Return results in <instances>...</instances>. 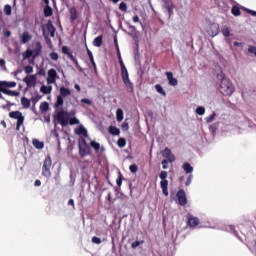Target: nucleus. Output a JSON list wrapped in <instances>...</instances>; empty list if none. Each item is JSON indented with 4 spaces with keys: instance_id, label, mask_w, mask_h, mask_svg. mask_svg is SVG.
Wrapping results in <instances>:
<instances>
[{
    "instance_id": "1",
    "label": "nucleus",
    "mask_w": 256,
    "mask_h": 256,
    "mask_svg": "<svg viewBox=\"0 0 256 256\" xmlns=\"http://www.w3.org/2000/svg\"><path fill=\"white\" fill-rule=\"evenodd\" d=\"M217 77L220 80L219 91L221 95L231 97V95L235 93V86H233L231 80H229V78H227V76L223 72L219 73Z\"/></svg>"
},
{
    "instance_id": "2",
    "label": "nucleus",
    "mask_w": 256,
    "mask_h": 256,
    "mask_svg": "<svg viewBox=\"0 0 256 256\" xmlns=\"http://www.w3.org/2000/svg\"><path fill=\"white\" fill-rule=\"evenodd\" d=\"M119 64L121 67V77L122 81L128 91V93H134L135 89L133 86V82L129 79V71L127 70V67L125 66V63L123 62V59L120 58Z\"/></svg>"
},
{
    "instance_id": "3",
    "label": "nucleus",
    "mask_w": 256,
    "mask_h": 256,
    "mask_svg": "<svg viewBox=\"0 0 256 256\" xmlns=\"http://www.w3.org/2000/svg\"><path fill=\"white\" fill-rule=\"evenodd\" d=\"M167 176H168L167 171H162L159 174V178L161 179L160 187L165 197H169V180L167 179Z\"/></svg>"
},
{
    "instance_id": "4",
    "label": "nucleus",
    "mask_w": 256,
    "mask_h": 256,
    "mask_svg": "<svg viewBox=\"0 0 256 256\" xmlns=\"http://www.w3.org/2000/svg\"><path fill=\"white\" fill-rule=\"evenodd\" d=\"M9 117L11 119H17L16 131H19L21 129V125H23L25 121V116H23V113H21V111H12L9 113Z\"/></svg>"
},
{
    "instance_id": "5",
    "label": "nucleus",
    "mask_w": 256,
    "mask_h": 256,
    "mask_svg": "<svg viewBox=\"0 0 256 256\" xmlns=\"http://www.w3.org/2000/svg\"><path fill=\"white\" fill-rule=\"evenodd\" d=\"M53 161L51 160V156H47L43 162L42 166V175L49 179L51 177V165Z\"/></svg>"
},
{
    "instance_id": "6",
    "label": "nucleus",
    "mask_w": 256,
    "mask_h": 256,
    "mask_svg": "<svg viewBox=\"0 0 256 256\" xmlns=\"http://www.w3.org/2000/svg\"><path fill=\"white\" fill-rule=\"evenodd\" d=\"M78 149L81 159H84V157H87V155H91V148L85 139H83L82 142L78 145Z\"/></svg>"
},
{
    "instance_id": "7",
    "label": "nucleus",
    "mask_w": 256,
    "mask_h": 256,
    "mask_svg": "<svg viewBox=\"0 0 256 256\" xmlns=\"http://www.w3.org/2000/svg\"><path fill=\"white\" fill-rule=\"evenodd\" d=\"M56 119L58 123L62 125V127L69 125V112L64 110L58 111L56 114Z\"/></svg>"
},
{
    "instance_id": "8",
    "label": "nucleus",
    "mask_w": 256,
    "mask_h": 256,
    "mask_svg": "<svg viewBox=\"0 0 256 256\" xmlns=\"http://www.w3.org/2000/svg\"><path fill=\"white\" fill-rule=\"evenodd\" d=\"M245 241L251 251H256V236L253 233H248L245 236Z\"/></svg>"
},
{
    "instance_id": "9",
    "label": "nucleus",
    "mask_w": 256,
    "mask_h": 256,
    "mask_svg": "<svg viewBox=\"0 0 256 256\" xmlns=\"http://www.w3.org/2000/svg\"><path fill=\"white\" fill-rule=\"evenodd\" d=\"M57 79H59V75L57 74V70L51 68L48 70V77L46 79L48 85H53L57 83Z\"/></svg>"
},
{
    "instance_id": "10",
    "label": "nucleus",
    "mask_w": 256,
    "mask_h": 256,
    "mask_svg": "<svg viewBox=\"0 0 256 256\" xmlns=\"http://www.w3.org/2000/svg\"><path fill=\"white\" fill-rule=\"evenodd\" d=\"M176 197L178 199L179 205L185 207L187 205V195L185 194V190L181 189L177 192Z\"/></svg>"
},
{
    "instance_id": "11",
    "label": "nucleus",
    "mask_w": 256,
    "mask_h": 256,
    "mask_svg": "<svg viewBox=\"0 0 256 256\" xmlns=\"http://www.w3.org/2000/svg\"><path fill=\"white\" fill-rule=\"evenodd\" d=\"M24 83H26L27 87H35L37 85V76L29 75L23 79Z\"/></svg>"
},
{
    "instance_id": "12",
    "label": "nucleus",
    "mask_w": 256,
    "mask_h": 256,
    "mask_svg": "<svg viewBox=\"0 0 256 256\" xmlns=\"http://www.w3.org/2000/svg\"><path fill=\"white\" fill-rule=\"evenodd\" d=\"M208 35H210V37H217V35H219V24H211Z\"/></svg>"
},
{
    "instance_id": "13",
    "label": "nucleus",
    "mask_w": 256,
    "mask_h": 256,
    "mask_svg": "<svg viewBox=\"0 0 256 256\" xmlns=\"http://www.w3.org/2000/svg\"><path fill=\"white\" fill-rule=\"evenodd\" d=\"M32 51L34 52V54H33L34 59L36 57H39V55H41V53H43V45L41 44V42H36L35 49Z\"/></svg>"
},
{
    "instance_id": "14",
    "label": "nucleus",
    "mask_w": 256,
    "mask_h": 256,
    "mask_svg": "<svg viewBox=\"0 0 256 256\" xmlns=\"http://www.w3.org/2000/svg\"><path fill=\"white\" fill-rule=\"evenodd\" d=\"M163 157L168 159L169 163H173L175 161V155L172 154L171 149L165 148L163 151Z\"/></svg>"
},
{
    "instance_id": "15",
    "label": "nucleus",
    "mask_w": 256,
    "mask_h": 256,
    "mask_svg": "<svg viewBox=\"0 0 256 256\" xmlns=\"http://www.w3.org/2000/svg\"><path fill=\"white\" fill-rule=\"evenodd\" d=\"M46 28H47V31L50 32V37H55V26L53 25V22H51V20H49L46 24Z\"/></svg>"
},
{
    "instance_id": "16",
    "label": "nucleus",
    "mask_w": 256,
    "mask_h": 256,
    "mask_svg": "<svg viewBox=\"0 0 256 256\" xmlns=\"http://www.w3.org/2000/svg\"><path fill=\"white\" fill-rule=\"evenodd\" d=\"M32 39V36L29 34V32L25 31L23 32L21 38H20V41L22 44H25V43H29V41H31Z\"/></svg>"
},
{
    "instance_id": "17",
    "label": "nucleus",
    "mask_w": 256,
    "mask_h": 256,
    "mask_svg": "<svg viewBox=\"0 0 256 256\" xmlns=\"http://www.w3.org/2000/svg\"><path fill=\"white\" fill-rule=\"evenodd\" d=\"M76 135H82L83 137H87V129L81 125L75 129Z\"/></svg>"
},
{
    "instance_id": "18",
    "label": "nucleus",
    "mask_w": 256,
    "mask_h": 256,
    "mask_svg": "<svg viewBox=\"0 0 256 256\" xmlns=\"http://www.w3.org/2000/svg\"><path fill=\"white\" fill-rule=\"evenodd\" d=\"M77 17H78L77 8L72 7L70 9V21H71V23H75V21H77Z\"/></svg>"
},
{
    "instance_id": "19",
    "label": "nucleus",
    "mask_w": 256,
    "mask_h": 256,
    "mask_svg": "<svg viewBox=\"0 0 256 256\" xmlns=\"http://www.w3.org/2000/svg\"><path fill=\"white\" fill-rule=\"evenodd\" d=\"M0 89H1V93H4V95H9L10 97H18L19 95V92L17 91H12V90L3 89V88H0Z\"/></svg>"
},
{
    "instance_id": "20",
    "label": "nucleus",
    "mask_w": 256,
    "mask_h": 256,
    "mask_svg": "<svg viewBox=\"0 0 256 256\" xmlns=\"http://www.w3.org/2000/svg\"><path fill=\"white\" fill-rule=\"evenodd\" d=\"M86 51L90 59V63L92 64L94 70L97 71V64L95 63V59L93 58V52H91L89 48H86Z\"/></svg>"
},
{
    "instance_id": "21",
    "label": "nucleus",
    "mask_w": 256,
    "mask_h": 256,
    "mask_svg": "<svg viewBox=\"0 0 256 256\" xmlns=\"http://www.w3.org/2000/svg\"><path fill=\"white\" fill-rule=\"evenodd\" d=\"M62 53L63 55H67L68 58L73 59V52L71 51V48L68 46H62Z\"/></svg>"
},
{
    "instance_id": "22",
    "label": "nucleus",
    "mask_w": 256,
    "mask_h": 256,
    "mask_svg": "<svg viewBox=\"0 0 256 256\" xmlns=\"http://www.w3.org/2000/svg\"><path fill=\"white\" fill-rule=\"evenodd\" d=\"M188 225H189V227H197V225H199V218L190 217L188 219Z\"/></svg>"
},
{
    "instance_id": "23",
    "label": "nucleus",
    "mask_w": 256,
    "mask_h": 256,
    "mask_svg": "<svg viewBox=\"0 0 256 256\" xmlns=\"http://www.w3.org/2000/svg\"><path fill=\"white\" fill-rule=\"evenodd\" d=\"M71 95V90L69 88H65V86H62L60 88V97H69Z\"/></svg>"
},
{
    "instance_id": "24",
    "label": "nucleus",
    "mask_w": 256,
    "mask_h": 256,
    "mask_svg": "<svg viewBox=\"0 0 256 256\" xmlns=\"http://www.w3.org/2000/svg\"><path fill=\"white\" fill-rule=\"evenodd\" d=\"M40 91L44 95H49L51 93V91H53V86L42 85L41 88H40Z\"/></svg>"
},
{
    "instance_id": "25",
    "label": "nucleus",
    "mask_w": 256,
    "mask_h": 256,
    "mask_svg": "<svg viewBox=\"0 0 256 256\" xmlns=\"http://www.w3.org/2000/svg\"><path fill=\"white\" fill-rule=\"evenodd\" d=\"M108 133H110V135H120L121 130H119L117 126H109Z\"/></svg>"
},
{
    "instance_id": "26",
    "label": "nucleus",
    "mask_w": 256,
    "mask_h": 256,
    "mask_svg": "<svg viewBox=\"0 0 256 256\" xmlns=\"http://www.w3.org/2000/svg\"><path fill=\"white\" fill-rule=\"evenodd\" d=\"M21 105L24 109H29V107H31V100L27 99L26 97H22Z\"/></svg>"
},
{
    "instance_id": "27",
    "label": "nucleus",
    "mask_w": 256,
    "mask_h": 256,
    "mask_svg": "<svg viewBox=\"0 0 256 256\" xmlns=\"http://www.w3.org/2000/svg\"><path fill=\"white\" fill-rule=\"evenodd\" d=\"M155 89L157 93L162 95V97H167V92L165 91V89H163V86H161V84H156Z\"/></svg>"
},
{
    "instance_id": "28",
    "label": "nucleus",
    "mask_w": 256,
    "mask_h": 256,
    "mask_svg": "<svg viewBox=\"0 0 256 256\" xmlns=\"http://www.w3.org/2000/svg\"><path fill=\"white\" fill-rule=\"evenodd\" d=\"M93 45L94 47H101V45H103V35L96 37L93 40Z\"/></svg>"
},
{
    "instance_id": "29",
    "label": "nucleus",
    "mask_w": 256,
    "mask_h": 256,
    "mask_svg": "<svg viewBox=\"0 0 256 256\" xmlns=\"http://www.w3.org/2000/svg\"><path fill=\"white\" fill-rule=\"evenodd\" d=\"M32 145L35 147V149H43V147H45V144L37 139L32 140Z\"/></svg>"
},
{
    "instance_id": "30",
    "label": "nucleus",
    "mask_w": 256,
    "mask_h": 256,
    "mask_svg": "<svg viewBox=\"0 0 256 256\" xmlns=\"http://www.w3.org/2000/svg\"><path fill=\"white\" fill-rule=\"evenodd\" d=\"M90 147H92V149H94V151H96L97 153L99 149H101V144H99V142H96L95 140H92L90 142Z\"/></svg>"
},
{
    "instance_id": "31",
    "label": "nucleus",
    "mask_w": 256,
    "mask_h": 256,
    "mask_svg": "<svg viewBox=\"0 0 256 256\" xmlns=\"http://www.w3.org/2000/svg\"><path fill=\"white\" fill-rule=\"evenodd\" d=\"M231 13L232 15H234V17H239L241 15V9L239 8V6H233L231 9Z\"/></svg>"
},
{
    "instance_id": "32",
    "label": "nucleus",
    "mask_w": 256,
    "mask_h": 256,
    "mask_svg": "<svg viewBox=\"0 0 256 256\" xmlns=\"http://www.w3.org/2000/svg\"><path fill=\"white\" fill-rule=\"evenodd\" d=\"M40 111H41V113H47V111H49V103L48 102H42L40 104Z\"/></svg>"
},
{
    "instance_id": "33",
    "label": "nucleus",
    "mask_w": 256,
    "mask_h": 256,
    "mask_svg": "<svg viewBox=\"0 0 256 256\" xmlns=\"http://www.w3.org/2000/svg\"><path fill=\"white\" fill-rule=\"evenodd\" d=\"M51 15H53V8L51 6H45L44 17H51Z\"/></svg>"
},
{
    "instance_id": "34",
    "label": "nucleus",
    "mask_w": 256,
    "mask_h": 256,
    "mask_svg": "<svg viewBox=\"0 0 256 256\" xmlns=\"http://www.w3.org/2000/svg\"><path fill=\"white\" fill-rule=\"evenodd\" d=\"M123 117H124L123 110L121 108H118L116 111L117 121H119V122L123 121Z\"/></svg>"
},
{
    "instance_id": "35",
    "label": "nucleus",
    "mask_w": 256,
    "mask_h": 256,
    "mask_svg": "<svg viewBox=\"0 0 256 256\" xmlns=\"http://www.w3.org/2000/svg\"><path fill=\"white\" fill-rule=\"evenodd\" d=\"M221 32L224 37H230L231 35V30L228 26H223Z\"/></svg>"
},
{
    "instance_id": "36",
    "label": "nucleus",
    "mask_w": 256,
    "mask_h": 256,
    "mask_svg": "<svg viewBox=\"0 0 256 256\" xmlns=\"http://www.w3.org/2000/svg\"><path fill=\"white\" fill-rule=\"evenodd\" d=\"M54 107H55V109H59V107H63V97L62 96L57 97Z\"/></svg>"
},
{
    "instance_id": "37",
    "label": "nucleus",
    "mask_w": 256,
    "mask_h": 256,
    "mask_svg": "<svg viewBox=\"0 0 256 256\" xmlns=\"http://www.w3.org/2000/svg\"><path fill=\"white\" fill-rule=\"evenodd\" d=\"M183 169L186 173H191L193 171V166H191V164L186 162L183 164Z\"/></svg>"
},
{
    "instance_id": "38",
    "label": "nucleus",
    "mask_w": 256,
    "mask_h": 256,
    "mask_svg": "<svg viewBox=\"0 0 256 256\" xmlns=\"http://www.w3.org/2000/svg\"><path fill=\"white\" fill-rule=\"evenodd\" d=\"M117 145L120 148L125 147V145H127V140L125 138H119L117 141Z\"/></svg>"
},
{
    "instance_id": "39",
    "label": "nucleus",
    "mask_w": 256,
    "mask_h": 256,
    "mask_svg": "<svg viewBox=\"0 0 256 256\" xmlns=\"http://www.w3.org/2000/svg\"><path fill=\"white\" fill-rule=\"evenodd\" d=\"M215 117H217V114L213 112L208 117H206V123H213V121H215Z\"/></svg>"
},
{
    "instance_id": "40",
    "label": "nucleus",
    "mask_w": 256,
    "mask_h": 256,
    "mask_svg": "<svg viewBox=\"0 0 256 256\" xmlns=\"http://www.w3.org/2000/svg\"><path fill=\"white\" fill-rule=\"evenodd\" d=\"M49 57L51 61H59V54L57 52H51Z\"/></svg>"
},
{
    "instance_id": "41",
    "label": "nucleus",
    "mask_w": 256,
    "mask_h": 256,
    "mask_svg": "<svg viewBox=\"0 0 256 256\" xmlns=\"http://www.w3.org/2000/svg\"><path fill=\"white\" fill-rule=\"evenodd\" d=\"M70 60H72L76 69H79V71H83V68H81V65H79V62L77 61V58H75V56L70 58Z\"/></svg>"
},
{
    "instance_id": "42",
    "label": "nucleus",
    "mask_w": 256,
    "mask_h": 256,
    "mask_svg": "<svg viewBox=\"0 0 256 256\" xmlns=\"http://www.w3.org/2000/svg\"><path fill=\"white\" fill-rule=\"evenodd\" d=\"M34 52L33 50H26L24 53V59H31V57H33Z\"/></svg>"
},
{
    "instance_id": "43",
    "label": "nucleus",
    "mask_w": 256,
    "mask_h": 256,
    "mask_svg": "<svg viewBox=\"0 0 256 256\" xmlns=\"http://www.w3.org/2000/svg\"><path fill=\"white\" fill-rule=\"evenodd\" d=\"M11 12H12V8H11V5L7 4L4 6V13L5 15H11Z\"/></svg>"
},
{
    "instance_id": "44",
    "label": "nucleus",
    "mask_w": 256,
    "mask_h": 256,
    "mask_svg": "<svg viewBox=\"0 0 256 256\" xmlns=\"http://www.w3.org/2000/svg\"><path fill=\"white\" fill-rule=\"evenodd\" d=\"M197 115H205V107L199 106L196 108Z\"/></svg>"
},
{
    "instance_id": "45",
    "label": "nucleus",
    "mask_w": 256,
    "mask_h": 256,
    "mask_svg": "<svg viewBox=\"0 0 256 256\" xmlns=\"http://www.w3.org/2000/svg\"><path fill=\"white\" fill-rule=\"evenodd\" d=\"M129 170L131 173H137V171H139V166H137V164H132L130 165Z\"/></svg>"
},
{
    "instance_id": "46",
    "label": "nucleus",
    "mask_w": 256,
    "mask_h": 256,
    "mask_svg": "<svg viewBox=\"0 0 256 256\" xmlns=\"http://www.w3.org/2000/svg\"><path fill=\"white\" fill-rule=\"evenodd\" d=\"M162 1L164 3V8L175 6V4H173V1L171 0H162Z\"/></svg>"
},
{
    "instance_id": "47",
    "label": "nucleus",
    "mask_w": 256,
    "mask_h": 256,
    "mask_svg": "<svg viewBox=\"0 0 256 256\" xmlns=\"http://www.w3.org/2000/svg\"><path fill=\"white\" fill-rule=\"evenodd\" d=\"M165 9L168 13V17L171 18V16L173 15V9H175V6H168Z\"/></svg>"
},
{
    "instance_id": "48",
    "label": "nucleus",
    "mask_w": 256,
    "mask_h": 256,
    "mask_svg": "<svg viewBox=\"0 0 256 256\" xmlns=\"http://www.w3.org/2000/svg\"><path fill=\"white\" fill-rule=\"evenodd\" d=\"M69 125H79V119L73 117L69 120Z\"/></svg>"
},
{
    "instance_id": "49",
    "label": "nucleus",
    "mask_w": 256,
    "mask_h": 256,
    "mask_svg": "<svg viewBox=\"0 0 256 256\" xmlns=\"http://www.w3.org/2000/svg\"><path fill=\"white\" fill-rule=\"evenodd\" d=\"M24 71H25V73H26L27 75L33 73V66H31V65L26 66V67L24 68Z\"/></svg>"
},
{
    "instance_id": "50",
    "label": "nucleus",
    "mask_w": 256,
    "mask_h": 256,
    "mask_svg": "<svg viewBox=\"0 0 256 256\" xmlns=\"http://www.w3.org/2000/svg\"><path fill=\"white\" fill-rule=\"evenodd\" d=\"M92 243H94L95 245H101V238L97 236L92 237Z\"/></svg>"
},
{
    "instance_id": "51",
    "label": "nucleus",
    "mask_w": 256,
    "mask_h": 256,
    "mask_svg": "<svg viewBox=\"0 0 256 256\" xmlns=\"http://www.w3.org/2000/svg\"><path fill=\"white\" fill-rule=\"evenodd\" d=\"M142 243H144L143 240L142 241H135L131 244V247H132V249H137V247H139V245H142Z\"/></svg>"
},
{
    "instance_id": "52",
    "label": "nucleus",
    "mask_w": 256,
    "mask_h": 256,
    "mask_svg": "<svg viewBox=\"0 0 256 256\" xmlns=\"http://www.w3.org/2000/svg\"><path fill=\"white\" fill-rule=\"evenodd\" d=\"M119 9L120 11H123V12L127 11V3L121 2L119 5Z\"/></svg>"
},
{
    "instance_id": "53",
    "label": "nucleus",
    "mask_w": 256,
    "mask_h": 256,
    "mask_svg": "<svg viewBox=\"0 0 256 256\" xmlns=\"http://www.w3.org/2000/svg\"><path fill=\"white\" fill-rule=\"evenodd\" d=\"M132 19L133 23H139L141 26H143V22H141L138 15H134Z\"/></svg>"
},
{
    "instance_id": "54",
    "label": "nucleus",
    "mask_w": 256,
    "mask_h": 256,
    "mask_svg": "<svg viewBox=\"0 0 256 256\" xmlns=\"http://www.w3.org/2000/svg\"><path fill=\"white\" fill-rule=\"evenodd\" d=\"M169 159L162 160V169H168Z\"/></svg>"
},
{
    "instance_id": "55",
    "label": "nucleus",
    "mask_w": 256,
    "mask_h": 256,
    "mask_svg": "<svg viewBox=\"0 0 256 256\" xmlns=\"http://www.w3.org/2000/svg\"><path fill=\"white\" fill-rule=\"evenodd\" d=\"M169 85H171L172 87H177V78H172L169 82Z\"/></svg>"
},
{
    "instance_id": "56",
    "label": "nucleus",
    "mask_w": 256,
    "mask_h": 256,
    "mask_svg": "<svg viewBox=\"0 0 256 256\" xmlns=\"http://www.w3.org/2000/svg\"><path fill=\"white\" fill-rule=\"evenodd\" d=\"M116 184L118 185V187H121V185L123 184V175H120V176L117 178Z\"/></svg>"
},
{
    "instance_id": "57",
    "label": "nucleus",
    "mask_w": 256,
    "mask_h": 256,
    "mask_svg": "<svg viewBox=\"0 0 256 256\" xmlns=\"http://www.w3.org/2000/svg\"><path fill=\"white\" fill-rule=\"evenodd\" d=\"M41 95H39V94H37L35 97H32V102L34 103V105H35V103H38L39 102V100L41 99Z\"/></svg>"
},
{
    "instance_id": "58",
    "label": "nucleus",
    "mask_w": 256,
    "mask_h": 256,
    "mask_svg": "<svg viewBox=\"0 0 256 256\" xmlns=\"http://www.w3.org/2000/svg\"><path fill=\"white\" fill-rule=\"evenodd\" d=\"M122 130L123 131H129V123L123 122L122 123Z\"/></svg>"
},
{
    "instance_id": "59",
    "label": "nucleus",
    "mask_w": 256,
    "mask_h": 256,
    "mask_svg": "<svg viewBox=\"0 0 256 256\" xmlns=\"http://www.w3.org/2000/svg\"><path fill=\"white\" fill-rule=\"evenodd\" d=\"M165 75H166V77L168 79V82L173 79V72H165Z\"/></svg>"
},
{
    "instance_id": "60",
    "label": "nucleus",
    "mask_w": 256,
    "mask_h": 256,
    "mask_svg": "<svg viewBox=\"0 0 256 256\" xmlns=\"http://www.w3.org/2000/svg\"><path fill=\"white\" fill-rule=\"evenodd\" d=\"M191 181H193V175H189L186 181V186L189 187L191 185Z\"/></svg>"
},
{
    "instance_id": "61",
    "label": "nucleus",
    "mask_w": 256,
    "mask_h": 256,
    "mask_svg": "<svg viewBox=\"0 0 256 256\" xmlns=\"http://www.w3.org/2000/svg\"><path fill=\"white\" fill-rule=\"evenodd\" d=\"M248 51H249L250 53H252L253 55L256 56V47H255V46H250V47L248 48Z\"/></svg>"
},
{
    "instance_id": "62",
    "label": "nucleus",
    "mask_w": 256,
    "mask_h": 256,
    "mask_svg": "<svg viewBox=\"0 0 256 256\" xmlns=\"http://www.w3.org/2000/svg\"><path fill=\"white\" fill-rule=\"evenodd\" d=\"M37 75H40V77H45V75H46L45 69L41 68V69L37 72Z\"/></svg>"
},
{
    "instance_id": "63",
    "label": "nucleus",
    "mask_w": 256,
    "mask_h": 256,
    "mask_svg": "<svg viewBox=\"0 0 256 256\" xmlns=\"http://www.w3.org/2000/svg\"><path fill=\"white\" fill-rule=\"evenodd\" d=\"M81 103H85V105H91L92 104L91 100H89L87 98L81 99Z\"/></svg>"
},
{
    "instance_id": "64",
    "label": "nucleus",
    "mask_w": 256,
    "mask_h": 256,
    "mask_svg": "<svg viewBox=\"0 0 256 256\" xmlns=\"http://www.w3.org/2000/svg\"><path fill=\"white\" fill-rule=\"evenodd\" d=\"M247 13H249V15H252V17H256V11H253V10H249V9H246Z\"/></svg>"
}]
</instances>
